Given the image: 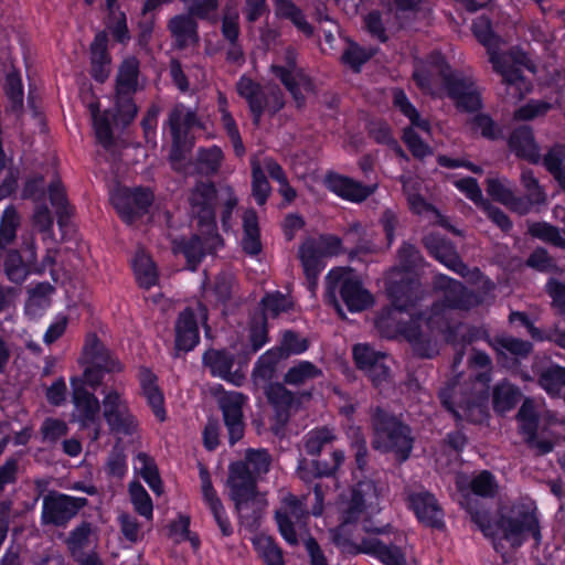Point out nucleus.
<instances>
[{"instance_id":"obj_1","label":"nucleus","mask_w":565,"mask_h":565,"mask_svg":"<svg viewBox=\"0 0 565 565\" xmlns=\"http://www.w3.org/2000/svg\"><path fill=\"white\" fill-rule=\"evenodd\" d=\"M397 259V266L385 278L392 307L383 310L375 322L384 337L403 335L415 353L423 358L438 354L440 341L465 345L473 339L483 338L499 355L510 353L521 358L531 352L530 342L510 335L489 339L482 329H476V337L467 335L468 327L454 320V311L468 310L483 302L484 298L467 291L461 282L446 275L439 274L434 279V289L439 300L429 312L417 316L414 308L423 297L416 269L422 264V256L414 245L403 244Z\"/></svg>"},{"instance_id":"obj_2","label":"nucleus","mask_w":565,"mask_h":565,"mask_svg":"<svg viewBox=\"0 0 565 565\" xmlns=\"http://www.w3.org/2000/svg\"><path fill=\"white\" fill-rule=\"evenodd\" d=\"M382 490L372 479H363L337 502L340 524L330 530L332 542L343 552L365 553L380 559L384 565H407L399 547L387 545L374 537L359 542L358 522L366 533L384 535L392 532L390 524L375 525L372 519L382 511Z\"/></svg>"},{"instance_id":"obj_3","label":"nucleus","mask_w":565,"mask_h":565,"mask_svg":"<svg viewBox=\"0 0 565 565\" xmlns=\"http://www.w3.org/2000/svg\"><path fill=\"white\" fill-rule=\"evenodd\" d=\"M413 78L417 87L433 97L448 96L465 111L481 108V95L472 76L454 72L440 52H433L415 63Z\"/></svg>"},{"instance_id":"obj_4","label":"nucleus","mask_w":565,"mask_h":565,"mask_svg":"<svg viewBox=\"0 0 565 565\" xmlns=\"http://www.w3.org/2000/svg\"><path fill=\"white\" fill-rule=\"evenodd\" d=\"M470 363L481 370L475 380L470 384L452 381L440 390L439 397L457 420L482 423L488 416L491 360L487 353L475 351Z\"/></svg>"},{"instance_id":"obj_5","label":"nucleus","mask_w":565,"mask_h":565,"mask_svg":"<svg viewBox=\"0 0 565 565\" xmlns=\"http://www.w3.org/2000/svg\"><path fill=\"white\" fill-rule=\"evenodd\" d=\"M216 191L212 183L198 184L190 195L192 215L198 220L199 235L186 242H174V253H182L188 266L194 270L205 254L215 252L222 244L216 231L214 203Z\"/></svg>"},{"instance_id":"obj_6","label":"nucleus","mask_w":565,"mask_h":565,"mask_svg":"<svg viewBox=\"0 0 565 565\" xmlns=\"http://www.w3.org/2000/svg\"><path fill=\"white\" fill-rule=\"evenodd\" d=\"M472 32L477 40L487 49L493 70L502 76L508 95L522 98L529 90V84L521 75L522 68L536 72L534 63L520 51L512 50L508 54L500 53L501 38L495 35L491 22L486 17H478L472 23Z\"/></svg>"},{"instance_id":"obj_7","label":"nucleus","mask_w":565,"mask_h":565,"mask_svg":"<svg viewBox=\"0 0 565 565\" xmlns=\"http://www.w3.org/2000/svg\"><path fill=\"white\" fill-rule=\"evenodd\" d=\"M269 466L270 456L264 449H248L245 461L230 466L227 486L241 518L247 515L249 510L256 518L266 505L264 495L256 492V482L260 475L269 470Z\"/></svg>"},{"instance_id":"obj_8","label":"nucleus","mask_w":565,"mask_h":565,"mask_svg":"<svg viewBox=\"0 0 565 565\" xmlns=\"http://www.w3.org/2000/svg\"><path fill=\"white\" fill-rule=\"evenodd\" d=\"M472 519L486 536L492 537L493 547L500 552L498 539L505 540L512 547L520 546L529 536L537 543L541 541L536 507L532 501L516 504L509 516H503L495 524H491L486 513H472Z\"/></svg>"},{"instance_id":"obj_9","label":"nucleus","mask_w":565,"mask_h":565,"mask_svg":"<svg viewBox=\"0 0 565 565\" xmlns=\"http://www.w3.org/2000/svg\"><path fill=\"white\" fill-rule=\"evenodd\" d=\"M516 419L520 433L530 447L541 455L553 450L555 435L551 428L557 423V418L551 412L539 411L534 401L527 398L521 405Z\"/></svg>"},{"instance_id":"obj_10","label":"nucleus","mask_w":565,"mask_h":565,"mask_svg":"<svg viewBox=\"0 0 565 565\" xmlns=\"http://www.w3.org/2000/svg\"><path fill=\"white\" fill-rule=\"evenodd\" d=\"M337 291H339L341 299L351 312H360L367 309L374 300L372 294L350 268H335L330 270L327 276V296L340 310L335 296Z\"/></svg>"},{"instance_id":"obj_11","label":"nucleus","mask_w":565,"mask_h":565,"mask_svg":"<svg viewBox=\"0 0 565 565\" xmlns=\"http://www.w3.org/2000/svg\"><path fill=\"white\" fill-rule=\"evenodd\" d=\"M372 422L374 448L385 452L392 451L399 460H406L413 449L409 428L380 408L374 412Z\"/></svg>"},{"instance_id":"obj_12","label":"nucleus","mask_w":565,"mask_h":565,"mask_svg":"<svg viewBox=\"0 0 565 565\" xmlns=\"http://www.w3.org/2000/svg\"><path fill=\"white\" fill-rule=\"evenodd\" d=\"M102 394V414L109 433L118 438L135 435L139 428V420L131 409L125 390L105 387Z\"/></svg>"},{"instance_id":"obj_13","label":"nucleus","mask_w":565,"mask_h":565,"mask_svg":"<svg viewBox=\"0 0 565 565\" xmlns=\"http://www.w3.org/2000/svg\"><path fill=\"white\" fill-rule=\"evenodd\" d=\"M81 361L85 370L83 377L76 379L81 381L82 387L87 384L95 388L102 383L104 373H116L122 369L121 363L105 348L96 334L86 337Z\"/></svg>"},{"instance_id":"obj_14","label":"nucleus","mask_w":565,"mask_h":565,"mask_svg":"<svg viewBox=\"0 0 565 565\" xmlns=\"http://www.w3.org/2000/svg\"><path fill=\"white\" fill-rule=\"evenodd\" d=\"M425 245L429 253L450 270L467 277L482 290L484 296L494 289V284L478 269H469L458 256L455 246L437 235L425 237Z\"/></svg>"},{"instance_id":"obj_15","label":"nucleus","mask_w":565,"mask_h":565,"mask_svg":"<svg viewBox=\"0 0 565 565\" xmlns=\"http://www.w3.org/2000/svg\"><path fill=\"white\" fill-rule=\"evenodd\" d=\"M341 250V238L331 234L308 238L301 244L298 256L311 289L316 285L318 275L324 268V257L335 256Z\"/></svg>"},{"instance_id":"obj_16","label":"nucleus","mask_w":565,"mask_h":565,"mask_svg":"<svg viewBox=\"0 0 565 565\" xmlns=\"http://www.w3.org/2000/svg\"><path fill=\"white\" fill-rule=\"evenodd\" d=\"M237 93L250 109L255 125L259 124L263 114H275L284 106V97L279 87L267 85L262 87L247 76H242L236 84Z\"/></svg>"},{"instance_id":"obj_17","label":"nucleus","mask_w":565,"mask_h":565,"mask_svg":"<svg viewBox=\"0 0 565 565\" xmlns=\"http://www.w3.org/2000/svg\"><path fill=\"white\" fill-rule=\"evenodd\" d=\"M56 250L47 248L46 255L41 263L36 262V250L34 243L26 242L22 252L11 250L4 260V271L9 280L15 284H22L29 275L41 274L47 270L54 264Z\"/></svg>"},{"instance_id":"obj_18","label":"nucleus","mask_w":565,"mask_h":565,"mask_svg":"<svg viewBox=\"0 0 565 565\" xmlns=\"http://www.w3.org/2000/svg\"><path fill=\"white\" fill-rule=\"evenodd\" d=\"M393 104L411 122V126L404 129L403 140L409 151L416 158H424L431 154L430 147L425 143L416 129L430 135V124L427 119L420 117L415 106L409 102L406 94L402 89H395L393 93Z\"/></svg>"},{"instance_id":"obj_19","label":"nucleus","mask_w":565,"mask_h":565,"mask_svg":"<svg viewBox=\"0 0 565 565\" xmlns=\"http://www.w3.org/2000/svg\"><path fill=\"white\" fill-rule=\"evenodd\" d=\"M270 71L274 76L281 81L300 106L305 100V94L312 89V85L306 74L297 67L295 50L287 47L282 54L275 58Z\"/></svg>"},{"instance_id":"obj_20","label":"nucleus","mask_w":565,"mask_h":565,"mask_svg":"<svg viewBox=\"0 0 565 565\" xmlns=\"http://www.w3.org/2000/svg\"><path fill=\"white\" fill-rule=\"evenodd\" d=\"M290 306V299L279 291L267 294L262 299L263 312L252 319L248 329L252 353L260 350L268 341L267 318H276L281 312L287 311Z\"/></svg>"},{"instance_id":"obj_21","label":"nucleus","mask_w":565,"mask_h":565,"mask_svg":"<svg viewBox=\"0 0 565 565\" xmlns=\"http://www.w3.org/2000/svg\"><path fill=\"white\" fill-rule=\"evenodd\" d=\"M169 127L173 140L170 159L173 168L179 169L178 161L182 152L193 143L189 134L195 128H201V124L193 110L183 105H177L170 114Z\"/></svg>"},{"instance_id":"obj_22","label":"nucleus","mask_w":565,"mask_h":565,"mask_svg":"<svg viewBox=\"0 0 565 565\" xmlns=\"http://www.w3.org/2000/svg\"><path fill=\"white\" fill-rule=\"evenodd\" d=\"M307 518L305 498H297L290 493L282 495L281 505L276 512V521L287 543L291 545L298 543V532L303 529Z\"/></svg>"},{"instance_id":"obj_23","label":"nucleus","mask_w":565,"mask_h":565,"mask_svg":"<svg viewBox=\"0 0 565 565\" xmlns=\"http://www.w3.org/2000/svg\"><path fill=\"white\" fill-rule=\"evenodd\" d=\"M138 73L139 63L135 57L125 60L118 71L116 84L117 115L124 122L131 121L137 114V107L131 100V95L138 87Z\"/></svg>"},{"instance_id":"obj_24","label":"nucleus","mask_w":565,"mask_h":565,"mask_svg":"<svg viewBox=\"0 0 565 565\" xmlns=\"http://www.w3.org/2000/svg\"><path fill=\"white\" fill-rule=\"evenodd\" d=\"M206 321L207 310L202 303L184 309L175 323V349L184 352L193 350L200 342L199 324H203L206 335L210 333Z\"/></svg>"},{"instance_id":"obj_25","label":"nucleus","mask_w":565,"mask_h":565,"mask_svg":"<svg viewBox=\"0 0 565 565\" xmlns=\"http://www.w3.org/2000/svg\"><path fill=\"white\" fill-rule=\"evenodd\" d=\"M73 391L74 411L73 420L78 423L83 428L94 427V439L99 437V414L102 402L97 397L82 387L81 381L71 379Z\"/></svg>"},{"instance_id":"obj_26","label":"nucleus","mask_w":565,"mask_h":565,"mask_svg":"<svg viewBox=\"0 0 565 565\" xmlns=\"http://www.w3.org/2000/svg\"><path fill=\"white\" fill-rule=\"evenodd\" d=\"M110 200L120 217L128 224L145 214L152 203L153 194L148 189H117L111 192Z\"/></svg>"},{"instance_id":"obj_27","label":"nucleus","mask_w":565,"mask_h":565,"mask_svg":"<svg viewBox=\"0 0 565 565\" xmlns=\"http://www.w3.org/2000/svg\"><path fill=\"white\" fill-rule=\"evenodd\" d=\"M353 359L361 371L365 372L376 387L388 380L387 356L369 344L359 343L353 347Z\"/></svg>"},{"instance_id":"obj_28","label":"nucleus","mask_w":565,"mask_h":565,"mask_svg":"<svg viewBox=\"0 0 565 565\" xmlns=\"http://www.w3.org/2000/svg\"><path fill=\"white\" fill-rule=\"evenodd\" d=\"M405 500L407 508L424 525L440 527L444 524V512L430 492L424 489L408 491Z\"/></svg>"},{"instance_id":"obj_29","label":"nucleus","mask_w":565,"mask_h":565,"mask_svg":"<svg viewBox=\"0 0 565 565\" xmlns=\"http://www.w3.org/2000/svg\"><path fill=\"white\" fill-rule=\"evenodd\" d=\"M85 498L66 494L47 495L43 499L42 520L44 523L61 525L72 519L86 504Z\"/></svg>"},{"instance_id":"obj_30","label":"nucleus","mask_w":565,"mask_h":565,"mask_svg":"<svg viewBox=\"0 0 565 565\" xmlns=\"http://www.w3.org/2000/svg\"><path fill=\"white\" fill-rule=\"evenodd\" d=\"M245 397L239 392H226L218 398L230 443H237L244 435L243 405Z\"/></svg>"},{"instance_id":"obj_31","label":"nucleus","mask_w":565,"mask_h":565,"mask_svg":"<svg viewBox=\"0 0 565 565\" xmlns=\"http://www.w3.org/2000/svg\"><path fill=\"white\" fill-rule=\"evenodd\" d=\"M324 184L332 193L352 203L364 201L376 189V185H364L354 179L338 173H329L324 179Z\"/></svg>"},{"instance_id":"obj_32","label":"nucleus","mask_w":565,"mask_h":565,"mask_svg":"<svg viewBox=\"0 0 565 565\" xmlns=\"http://www.w3.org/2000/svg\"><path fill=\"white\" fill-rule=\"evenodd\" d=\"M402 182L408 205L414 213L427 218L430 223H437L451 230L447 220L420 194V182L417 178H403Z\"/></svg>"},{"instance_id":"obj_33","label":"nucleus","mask_w":565,"mask_h":565,"mask_svg":"<svg viewBox=\"0 0 565 565\" xmlns=\"http://www.w3.org/2000/svg\"><path fill=\"white\" fill-rule=\"evenodd\" d=\"M203 364L211 374L220 377L236 386L244 381V376L237 372H233L234 355L226 350H209L203 355Z\"/></svg>"},{"instance_id":"obj_34","label":"nucleus","mask_w":565,"mask_h":565,"mask_svg":"<svg viewBox=\"0 0 565 565\" xmlns=\"http://www.w3.org/2000/svg\"><path fill=\"white\" fill-rule=\"evenodd\" d=\"M200 479L204 503L207 505L211 513L213 514V518L216 524L218 525L222 534L224 536H230L233 533L232 524L227 518V514L220 498L217 497L212 486L210 475L205 469L200 470Z\"/></svg>"},{"instance_id":"obj_35","label":"nucleus","mask_w":565,"mask_h":565,"mask_svg":"<svg viewBox=\"0 0 565 565\" xmlns=\"http://www.w3.org/2000/svg\"><path fill=\"white\" fill-rule=\"evenodd\" d=\"M141 393L147 399L148 405L151 407L153 415L160 422L167 418L164 408V397L157 384V376L151 370L141 367L138 374Z\"/></svg>"},{"instance_id":"obj_36","label":"nucleus","mask_w":565,"mask_h":565,"mask_svg":"<svg viewBox=\"0 0 565 565\" xmlns=\"http://www.w3.org/2000/svg\"><path fill=\"white\" fill-rule=\"evenodd\" d=\"M521 183L525 190V195L523 198L519 196V201H518V204H519L518 213L519 214H526L535 205L544 204L546 202V193L543 190V188L540 185L533 171L523 170L522 174H521Z\"/></svg>"},{"instance_id":"obj_37","label":"nucleus","mask_w":565,"mask_h":565,"mask_svg":"<svg viewBox=\"0 0 565 565\" xmlns=\"http://www.w3.org/2000/svg\"><path fill=\"white\" fill-rule=\"evenodd\" d=\"M344 452L334 450L331 455L332 463L322 461L308 462L306 459L299 461L297 473L305 482H310L313 478L333 475L344 461Z\"/></svg>"},{"instance_id":"obj_38","label":"nucleus","mask_w":565,"mask_h":565,"mask_svg":"<svg viewBox=\"0 0 565 565\" xmlns=\"http://www.w3.org/2000/svg\"><path fill=\"white\" fill-rule=\"evenodd\" d=\"M509 145L519 157L534 163L540 161L539 147L534 141L531 128L524 126L515 129L509 139Z\"/></svg>"},{"instance_id":"obj_39","label":"nucleus","mask_w":565,"mask_h":565,"mask_svg":"<svg viewBox=\"0 0 565 565\" xmlns=\"http://www.w3.org/2000/svg\"><path fill=\"white\" fill-rule=\"evenodd\" d=\"M92 73L96 81L104 82L109 74L110 58L107 53V36L98 33L90 46Z\"/></svg>"},{"instance_id":"obj_40","label":"nucleus","mask_w":565,"mask_h":565,"mask_svg":"<svg viewBox=\"0 0 565 565\" xmlns=\"http://www.w3.org/2000/svg\"><path fill=\"white\" fill-rule=\"evenodd\" d=\"M54 288L49 282H40L29 290V297L25 302L24 311L30 318H38L51 305V296Z\"/></svg>"},{"instance_id":"obj_41","label":"nucleus","mask_w":565,"mask_h":565,"mask_svg":"<svg viewBox=\"0 0 565 565\" xmlns=\"http://www.w3.org/2000/svg\"><path fill=\"white\" fill-rule=\"evenodd\" d=\"M203 298L207 302H212L213 300L216 303H225L235 287V279L232 273L223 271L216 278L212 287H207L204 281L203 285Z\"/></svg>"},{"instance_id":"obj_42","label":"nucleus","mask_w":565,"mask_h":565,"mask_svg":"<svg viewBox=\"0 0 565 565\" xmlns=\"http://www.w3.org/2000/svg\"><path fill=\"white\" fill-rule=\"evenodd\" d=\"M132 268L140 287L151 288L158 282V270L145 250H138L132 259Z\"/></svg>"},{"instance_id":"obj_43","label":"nucleus","mask_w":565,"mask_h":565,"mask_svg":"<svg viewBox=\"0 0 565 565\" xmlns=\"http://www.w3.org/2000/svg\"><path fill=\"white\" fill-rule=\"evenodd\" d=\"M169 29L180 47L193 44L198 41L196 23L189 15H177L171 19Z\"/></svg>"},{"instance_id":"obj_44","label":"nucleus","mask_w":565,"mask_h":565,"mask_svg":"<svg viewBox=\"0 0 565 565\" xmlns=\"http://www.w3.org/2000/svg\"><path fill=\"white\" fill-rule=\"evenodd\" d=\"M487 183V192L493 200L518 213L519 196H515L513 188L507 179L490 178Z\"/></svg>"},{"instance_id":"obj_45","label":"nucleus","mask_w":565,"mask_h":565,"mask_svg":"<svg viewBox=\"0 0 565 565\" xmlns=\"http://www.w3.org/2000/svg\"><path fill=\"white\" fill-rule=\"evenodd\" d=\"M243 249L249 255H257L262 249L258 218L253 210H247L243 215Z\"/></svg>"},{"instance_id":"obj_46","label":"nucleus","mask_w":565,"mask_h":565,"mask_svg":"<svg viewBox=\"0 0 565 565\" xmlns=\"http://www.w3.org/2000/svg\"><path fill=\"white\" fill-rule=\"evenodd\" d=\"M134 469L142 477L154 493L160 494L162 492V483L156 463L151 457L146 452L137 454L134 458Z\"/></svg>"},{"instance_id":"obj_47","label":"nucleus","mask_w":565,"mask_h":565,"mask_svg":"<svg viewBox=\"0 0 565 565\" xmlns=\"http://www.w3.org/2000/svg\"><path fill=\"white\" fill-rule=\"evenodd\" d=\"M250 167L253 196L258 205H264L270 194L271 188L262 169L259 156L255 154L250 158Z\"/></svg>"},{"instance_id":"obj_48","label":"nucleus","mask_w":565,"mask_h":565,"mask_svg":"<svg viewBox=\"0 0 565 565\" xmlns=\"http://www.w3.org/2000/svg\"><path fill=\"white\" fill-rule=\"evenodd\" d=\"M4 94L8 100L7 110L19 114L23 108V84L18 72L11 71L7 74L4 83Z\"/></svg>"},{"instance_id":"obj_49","label":"nucleus","mask_w":565,"mask_h":565,"mask_svg":"<svg viewBox=\"0 0 565 565\" xmlns=\"http://www.w3.org/2000/svg\"><path fill=\"white\" fill-rule=\"evenodd\" d=\"M322 376V371L310 361H299L285 374V383L289 385H301L317 377Z\"/></svg>"},{"instance_id":"obj_50","label":"nucleus","mask_w":565,"mask_h":565,"mask_svg":"<svg viewBox=\"0 0 565 565\" xmlns=\"http://www.w3.org/2000/svg\"><path fill=\"white\" fill-rule=\"evenodd\" d=\"M252 542L256 552L267 565H284L281 550L270 536L257 534L253 537Z\"/></svg>"},{"instance_id":"obj_51","label":"nucleus","mask_w":565,"mask_h":565,"mask_svg":"<svg viewBox=\"0 0 565 565\" xmlns=\"http://www.w3.org/2000/svg\"><path fill=\"white\" fill-rule=\"evenodd\" d=\"M49 198L57 215V223L63 227L71 216L72 210L68 206L65 189L60 180L56 179L51 182L49 186Z\"/></svg>"},{"instance_id":"obj_52","label":"nucleus","mask_w":565,"mask_h":565,"mask_svg":"<svg viewBox=\"0 0 565 565\" xmlns=\"http://www.w3.org/2000/svg\"><path fill=\"white\" fill-rule=\"evenodd\" d=\"M520 397L519 390L508 382L499 383L493 390V408L503 414L512 409Z\"/></svg>"},{"instance_id":"obj_53","label":"nucleus","mask_w":565,"mask_h":565,"mask_svg":"<svg viewBox=\"0 0 565 565\" xmlns=\"http://www.w3.org/2000/svg\"><path fill=\"white\" fill-rule=\"evenodd\" d=\"M284 359V352L278 350L277 348H273L267 350L264 354H262L254 367V379L255 381H268L273 377L277 363Z\"/></svg>"},{"instance_id":"obj_54","label":"nucleus","mask_w":565,"mask_h":565,"mask_svg":"<svg viewBox=\"0 0 565 565\" xmlns=\"http://www.w3.org/2000/svg\"><path fill=\"white\" fill-rule=\"evenodd\" d=\"M89 111L97 140L105 147H108L113 139V131L109 121V113H100L95 103L89 104Z\"/></svg>"},{"instance_id":"obj_55","label":"nucleus","mask_w":565,"mask_h":565,"mask_svg":"<svg viewBox=\"0 0 565 565\" xmlns=\"http://www.w3.org/2000/svg\"><path fill=\"white\" fill-rule=\"evenodd\" d=\"M275 10L277 15L289 19L302 33L307 35L312 33V28L303 13L290 0H277Z\"/></svg>"},{"instance_id":"obj_56","label":"nucleus","mask_w":565,"mask_h":565,"mask_svg":"<svg viewBox=\"0 0 565 565\" xmlns=\"http://www.w3.org/2000/svg\"><path fill=\"white\" fill-rule=\"evenodd\" d=\"M19 223L20 218L15 209L8 206L2 213L0 222V252L14 241Z\"/></svg>"},{"instance_id":"obj_57","label":"nucleus","mask_w":565,"mask_h":565,"mask_svg":"<svg viewBox=\"0 0 565 565\" xmlns=\"http://www.w3.org/2000/svg\"><path fill=\"white\" fill-rule=\"evenodd\" d=\"M129 494L135 511L147 520H151L153 504L146 489L139 482L134 481L129 484Z\"/></svg>"},{"instance_id":"obj_58","label":"nucleus","mask_w":565,"mask_h":565,"mask_svg":"<svg viewBox=\"0 0 565 565\" xmlns=\"http://www.w3.org/2000/svg\"><path fill=\"white\" fill-rule=\"evenodd\" d=\"M268 401L277 408L279 413L289 414L294 409L295 397L281 384H270L266 388Z\"/></svg>"},{"instance_id":"obj_59","label":"nucleus","mask_w":565,"mask_h":565,"mask_svg":"<svg viewBox=\"0 0 565 565\" xmlns=\"http://www.w3.org/2000/svg\"><path fill=\"white\" fill-rule=\"evenodd\" d=\"M565 148L555 146L544 156L543 163L545 168L554 175L558 183L565 188L564 169Z\"/></svg>"},{"instance_id":"obj_60","label":"nucleus","mask_w":565,"mask_h":565,"mask_svg":"<svg viewBox=\"0 0 565 565\" xmlns=\"http://www.w3.org/2000/svg\"><path fill=\"white\" fill-rule=\"evenodd\" d=\"M223 160L222 149L217 146L202 148L198 152V163L201 172L210 174L218 170Z\"/></svg>"},{"instance_id":"obj_61","label":"nucleus","mask_w":565,"mask_h":565,"mask_svg":"<svg viewBox=\"0 0 565 565\" xmlns=\"http://www.w3.org/2000/svg\"><path fill=\"white\" fill-rule=\"evenodd\" d=\"M334 438L333 430L328 427L311 430L306 436L305 449L309 455H319L321 449Z\"/></svg>"},{"instance_id":"obj_62","label":"nucleus","mask_w":565,"mask_h":565,"mask_svg":"<svg viewBox=\"0 0 565 565\" xmlns=\"http://www.w3.org/2000/svg\"><path fill=\"white\" fill-rule=\"evenodd\" d=\"M469 127L473 134H480L487 139H497L502 135L501 129L495 125L492 118L484 114L472 117L469 121Z\"/></svg>"},{"instance_id":"obj_63","label":"nucleus","mask_w":565,"mask_h":565,"mask_svg":"<svg viewBox=\"0 0 565 565\" xmlns=\"http://www.w3.org/2000/svg\"><path fill=\"white\" fill-rule=\"evenodd\" d=\"M529 233L533 237H537L542 241L552 243L556 246L564 247L565 246V237L555 226H552L545 222L542 223H533L529 226Z\"/></svg>"},{"instance_id":"obj_64","label":"nucleus","mask_w":565,"mask_h":565,"mask_svg":"<svg viewBox=\"0 0 565 565\" xmlns=\"http://www.w3.org/2000/svg\"><path fill=\"white\" fill-rule=\"evenodd\" d=\"M374 54L373 50L361 47L356 43H350L342 54V62L359 72L361 66Z\"/></svg>"}]
</instances>
